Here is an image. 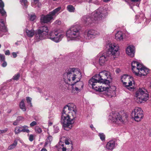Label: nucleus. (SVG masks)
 Listing matches in <instances>:
<instances>
[{
	"label": "nucleus",
	"instance_id": "obj_20",
	"mask_svg": "<svg viewBox=\"0 0 151 151\" xmlns=\"http://www.w3.org/2000/svg\"><path fill=\"white\" fill-rule=\"evenodd\" d=\"M127 54L131 57H133L134 55V47L132 45L128 46L126 49Z\"/></svg>",
	"mask_w": 151,
	"mask_h": 151
},
{
	"label": "nucleus",
	"instance_id": "obj_7",
	"mask_svg": "<svg viewBox=\"0 0 151 151\" xmlns=\"http://www.w3.org/2000/svg\"><path fill=\"white\" fill-rule=\"evenodd\" d=\"M61 9V7H59L54 10L52 11L49 12V14L47 15H42L40 18V23L42 24L50 23L53 19V17L58 14L59 12Z\"/></svg>",
	"mask_w": 151,
	"mask_h": 151
},
{
	"label": "nucleus",
	"instance_id": "obj_18",
	"mask_svg": "<svg viewBox=\"0 0 151 151\" xmlns=\"http://www.w3.org/2000/svg\"><path fill=\"white\" fill-rule=\"evenodd\" d=\"M109 55L106 53L102 54L100 56L99 59V63L101 66L105 64L109 59Z\"/></svg>",
	"mask_w": 151,
	"mask_h": 151
},
{
	"label": "nucleus",
	"instance_id": "obj_23",
	"mask_svg": "<svg viewBox=\"0 0 151 151\" xmlns=\"http://www.w3.org/2000/svg\"><path fill=\"white\" fill-rule=\"evenodd\" d=\"M4 4L2 0H0V13L2 16L6 15V12L4 9Z\"/></svg>",
	"mask_w": 151,
	"mask_h": 151
},
{
	"label": "nucleus",
	"instance_id": "obj_61",
	"mask_svg": "<svg viewBox=\"0 0 151 151\" xmlns=\"http://www.w3.org/2000/svg\"><path fill=\"white\" fill-rule=\"evenodd\" d=\"M49 124H50V125H52V123H51V122H50V123H49Z\"/></svg>",
	"mask_w": 151,
	"mask_h": 151
},
{
	"label": "nucleus",
	"instance_id": "obj_38",
	"mask_svg": "<svg viewBox=\"0 0 151 151\" xmlns=\"http://www.w3.org/2000/svg\"><path fill=\"white\" fill-rule=\"evenodd\" d=\"M20 77V75L18 73L15 75L13 77V78L14 80H18Z\"/></svg>",
	"mask_w": 151,
	"mask_h": 151
},
{
	"label": "nucleus",
	"instance_id": "obj_57",
	"mask_svg": "<svg viewBox=\"0 0 151 151\" xmlns=\"http://www.w3.org/2000/svg\"><path fill=\"white\" fill-rule=\"evenodd\" d=\"M149 135L150 137L151 136V128L149 130Z\"/></svg>",
	"mask_w": 151,
	"mask_h": 151
},
{
	"label": "nucleus",
	"instance_id": "obj_58",
	"mask_svg": "<svg viewBox=\"0 0 151 151\" xmlns=\"http://www.w3.org/2000/svg\"><path fill=\"white\" fill-rule=\"evenodd\" d=\"M110 0H104V2H107L109 1H110Z\"/></svg>",
	"mask_w": 151,
	"mask_h": 151
},
{
	"label": "nucleus",
	"instance_id": "obj_15",
	"mask_svg": "<svg viewBox=\"0 0 151 151\" xmlns=\"http://www.w3.org/2000/svg\"><path fill=\"white\" fill-rule=\"evenodd\" d=\"M99 33L98 32L94 30L91 29L87 30L84 33V38L88 40L93 39L99 36Z\"/></svg>",
	"mask_w": 151,
	"mask_h": 151
},
{
	"label": "nucleus",
	"instance_id": "obj_33",
	"mask_svg": "<svg viewBox=\"0 0 151 151\" xmlns=\"http://www.w3.org/2000/svg\"><path fill=\"white\" fill-rule=\"evenodd\" d=\"M68 10L70 12H73L74 11L75 8L71 5H69L67 7Z\"/></svg>",
	"mask_w": 151,
	"mask_h": 151
},
{
	"label": "nucleus",
	"instance_id": "obj_60",
	"mask_svg": "<svg viewBox=\"0 0 151 151\" xmlns=\"http://www.w3.org/2000/svg\"><path fill=\"white\" fill-rule=\"evenodd\" d=\"M130 0L132 1H137V0Z\"/></svg>",
	"mask_w": 151,
	"mask_h": 151
},
{
	"label": "nucleus",
	"instance_id": "obj_3",
	"mask_svg": "<svg viewBox=\"0 0 151 151\" xmlns=\"http://www.w3.org/2000/svg\"><path fill=\"white\" fill-rule=\"evenodd\" d=\"M64 76L66 79L65 81L66 84H68V83H66L65 81L68 80L70 82L75 80L78 81L80 80L82 77L81 73L80 70L74 68H69L66 73L65 74Z\"/></svg>",
	"mask_w": 151,
	"mask_h": 151
},
{
	"label": "nucleus",
	"instance_id": "obj_13",
	"mask_svg": "<svg viewBox=\"0 0 151 151\" xmlns=\"http://www.w3.org/2000/svg\"><path fill=\"white\" fill-rule=\"evenodd\" d=\"M133 78L130 77L129 76L127 75H124L121 78L122 82L123 83L124 85L130 90L133 89L131 86H133V84H134V81L133 80Z\"/></svg>",
	"mask_w": 151,
	"mask_h": 151
},
{
	"label": "nucleus",
	"instance_id": "obj_14",
	"mask_svg": "<svg viewBox=\"0 0 151 151\" xmlns=\"http://www.w3.org/2000/svg\"><path fill=\"white\" fill-rule=\"evenodd\" d=\"M132 117L134 120L137 122L140 121L143 117V111L139 107H136L131 113Z\"/></svg>",
	"mask_w": 151,
	"mask_h": 151
},
{
	"label": "nucleus",
	"instance_id": "obj_9",
	"mask_svg": "<svg viewBox=\"0 0 151 151\" xmlns=\"http://www.w3.org/2000/svg\"><path fill=\"white\" fill-rule=\"evenodd\" d=\"M49 29L48 27L43 26L40 27L35 32V39L37 41L45 39L48 35Z\"/></svg>",
	"mask_w": 151,
	"mask_h": 151
},
{
	"label": "nucleus",
	"instance_id": "obj_46",
	"mask_svg": "<svg viewBox=\"0 0 151 151\" xmlns=\"http://www.w3.org/2000/svg\"><path fill=\"white\" fill-rule=\"evenodd\" d=\"M37 124L36 122L35 121H33L30 124V125L31 127H32L36 125Z\"/></svg>",
	"mask_w": 151,
	"mask_h": 151
},
{
	"label": "nucleus",
	"instance_id": "obj_26",
	"mask_svg": "<svg viewBox=\"0 0 151 151\" xmlns=\"http://www.w3.org/2000/svg\"><path fill=\"white\" fill-rule=\"evenodd\" d=\"M22 130V127L21 126H17L15 127L14 129V133L15 134H17L20 132L23 131Z\"/></svg>",
	"mask_w": 151,
	"mask_h": 151
},
{
	"label": "nucleus",
	"instance_id": "obj_44",
	"mask_svg": "<svg viewBox=\"0 0 151 151\" xmlns=\"http://www.w3.org/2000/svg\"><path fill=\"white\" fill-rule=\"evenodd\" d=\"M23 117L21 116H19L17 117L16 120H17V121L19 122L20 121L23 120Z\"/></svg>",
	"mask_w": 151,
	"mask_h": 151
},
{
	"label": "nucleus",
	"instance_id": "obj_11",
	"mask_svg": "<svg viewBox=\"0 0 151 151\" xmlns=\"http://www.w3.org/2000/svg\"><path fill=\"white\" fill-rule=\"evenodd\" d=\"M107 48L109 52L113 56L114 58H115L119 56V47L118 45L114 43H109L107 45Z\"/></svg>",
	"mask_w": 151,
	"mask_h": 151
},
{
	"label": "nucleus",
	"instance_id": "obj_49",
	"mask_svg": "<svg viewBox=\"0 0 151 151\" xmlns=\"http://www.w3.org/2000/svg\"><path fill=\"white\" fill-rule=\"evenodd\" d=\"M12 55H13V58H15L17 56V55L16 52H13L12 53Z\"/></svg>",
	"mask_w": 151,
	"mask_h": 151
},
{
	"label": "nucleus",
	"instance_id": "obj_59",
	"mask_svg": "<svg viewBox=\"0 0 151 151\" xmlns=\"http://www.w3.org/2000/svg\"><path fill=\"white\" fill-rule=\"evenodd\" d=\"M87 1L89 2V3H91L92 2V0H87Z\"/></svg>",
	"mask_w": 151,
	"mask_h": 151
},
{
	"label": "nucleus",
	"instance_id": "obj_17",
	"mask_svg": "<svg viewBox=\"0 0 151 151\" xmlns=\"http://www.w3.org/2000/svg\"><path fill=\"white\" fill-rule=\"evenodd\" d=\"M104 88H105V89H104V91H106L107 94L108 96L112 97L115 93V90L116 89L115 87L114 86H104Z\"/></svg>",
	"mask_w": 151,
	"mask_h": 151
},
{
	"label": "nucleus",
	"instance_id": "obj_5",
	"mask_svg": "<svg viewBox=\"0 0 151 151\" xmlns=\"http://www.w3.org/2000/svg\"><path fill=\"white\" fill-rule=\"evenodd\" d=\"M132 70L137 76H142L147 75L149 72V69L144 67L142 64L133 61L132 63Z\"/></svg>",
	"mask_w": 151,
	"mask_h": 151
},
{
	"label": "nucleus",
	"instance_id": "obj_12",
	"mask_svg": "<svg viewBox=\"0 0 151 151\" xmlns=\"http://www.w3.org/2000/svg\"><path fill=\"white\" fill-rule=\"evenodd\" d=\"M64 36V33L57 30L50 32L49 34L48 38L52 40L58 42L60 41Z\"/></svg>",
	"mask_w": 151,
	"mask_h": 151
},
{
	"label": "nucleus",
	"instance_id": "obj_62",
	"mask_svg": "<svg viewBox=\"0 0 151 151\" xmlns=\"http://www.w3.org/2000/svg\"><path fill=\"white\" fill-rule=\"evenodd\" d=\"M39 92L40 93H41V91H40H40H39Z\"/></svg>",
	"mask_w": 151,
	"mask_h": 151
},
{
	"label": "nucleus",
	"instance_id": "obj_56",
	"mask_svg": "<svg viewBox=\"0 0 151 151\" xmlns=\"http://www.w3.org/2000/svg\"><path fill=\"white\" fill-rule=\"evenodd\" d=\"M55 23H56V24H59L60 23V21H56L55 22Z\"/></svg>",
	"mask_w": 151,
	"mask_h": 151
},
{
	"label": "nucleus",
	"instance_id": "obj_63",
	"mask_svg": "<svg viewBox=\"0 0 151 151\" xmlns=\"http://www.w3.org/2000/svg\"><path fill=\"white\" fill-rule=\"evenodd\" d=\"M70 146H71V147H72V145H71V144H70Z\"/></svg>",
	"mask_w": 151,
	"mask_h": 151
},
{
	"label": "nucleus",
	"instance_id": "obj_28",
	"mask_svg": "<svg viewBox=\"0 0 151 151\" xmlns=\"http://www.w3.org/2000/svg\"><path fill=\"white\" fill-rule=\"evenodd\" d=\"M27 35L29 37H32L34 34V31L33 30H29L26 29V30Z\"/></svg>",
	"mask_w": 151,
	"mask_h": 151
},
{
	"label": "nucleus",
	"instance_id": "obj_54",
	"mask_svg": "<svg viewBox=\"0 0 151 151\" xmlns=\"http://www.w3.org/2000/svg\"><path fill=\"white\" fill-rule=\"evenodd\" d=\"M149 91H151V82L150 83V86L149 87Z\"/></svg>",
	"mask_w": 151,
	"mask_h": 151
},
{
	"label": "nucleus",
	"instance_id": "obj_45",
	"mask_svg": "<svg viewBox=\"0 0 151 151\" xmlns=\"http://www.w3.org/2000/svg\"><path fill=\"white\" fill-rule=\"evenodd\" d=\"M60 145L62 147H61V148H62L63 151H66L67 148L65 146H64V144Z\"/></svg>",
	"mask_w": 151,
	"mask_h": 151
},
{
	"label": "nucleus",
	"instance_id": "obj_19",
	"mask_svg": "<svg viewBox=\"0 0 151 151\" xmlns=\"http://www.w3.org/2000/svg\"><path fill=\"white\" fill-rule=\"evenodd\" d=\"M100 73L102 78L103 80V83H104V85L106 83H109V82L106 80V79L108 78L109 76V73L106 71L104 70Z\"/></svg>",
	"mask_w": 151,
	"mask_h": 151
},
{
	"label": "nucleus",
	"instance_id": "obj_22",
	"mask_svg": "<svg viewBox=\"0 0 151 151\" xmlns=\"http://www.w3.org/2000/svg\"><path fill=\"white\" fill-rule=\"evenodd\" d=\"M115 141L111 140L108 142L106 145V148L109 150H112L114 148Z\"/></svg>",
	"mask_w": 151,
	"mask_h": 151
},
{
	"label": "nucleus",
	"instance_id": "obj_42",
	"mask_svg": "<svg viewBox=\"0 0 151 151\" xmlns=\"http://www.w3.org/2000/svg\"><path fill=\"white\" fill-rule=\"evenodd\" d=\"M8 129L7 128H6L3 130H0V134L6 133Z\"/></svg>",
	"mask_w": 151,
	"mask_h": 151
},
{
	"label": "nucleus",
	"instance_id": "obj_30",
	"mask_svg": "<svg viewBox=\"0 0 151 151\" xmlns=\"http://www.w3.org/2000/svg\"><path fill=\"white\" fill-rule=\"evenodd\" d=\"M17 144V142L16 140H15L14 141V143L9 146L8 149L9 150H12L15 147Z\"/></svg>",
	"mask_w": 151,
	"mask_h": 151
},
{
	"label": "nucleus",
	"instance_id": "obj_37",
	"mask_svg": "<svg viewBox=\"0 0 151 151\" xmlns=\"http://www.w3.org/2000/svg\"><path fill=\"white\" fill-rule=\"evenodd\" d=\"M99 136L102 140L103 141L105 139V135L103 133H99Z\"/></svg>",
	"mask_w": 151,
	"mask_h": 151
},
{
	"label": "nucleus",
	"instance_id": "obj_40",
	"mask_svg": "<svg viewBox=\"0 0 151 151\" xmlns=\"http://www.w3.org/2000/svg\"><path fill=\"white\" fill-rule=\"evenodd\" d=\"M36 18V16L35 14L31 15L30 16V20L31 21H34Z\"/></svg>",
	"mask_w": 151,
	"mask_h": 151
},
{
	"label": "nucleus",
	"instance_id": "obj_16",
	"mask_svg": "<svg viewBox=\"0 0 151 151\" xmlns=\"http://www.w3.org/2000/svg\"><path fill=\"white\" fill-rule=\"evenodd\" d=\"M103 80L102 78L100 73L99 74L96 75L91 79L89 81V84H93V83H103Z\"/></svg>",
	"mask_w": 151,
	"mask_h": 151
},
{
	"label": "nucleus",
	"instance_id": "obj_53",
	"mask_svg": "<svg viewBox=\"0 0 151 151\" xmlns=\"http://www.w3.org/2000/svg\"><path fill=\"white\" fill-rule=\"evenodd\" d=\"M90 127L92 130H95V128L94 127L93 125H91Z\"/></svg>",
	"mask_w": 151,
	"mask_h": 151
},
{
	"label": "nucleus",
	"instance_id": "obj_43",
	"mask_svg": "<svg viewBox=\"0 0 151 151\" xmlns=\"http://www.w3.org/2000/svg\"><path fill=\"white\" fill-rule=\"evenodd\" d=\"M1 63V66L3 67H6L7 65V63L5 61V60H4L3 61H2V62Z\"/></svg>",
	"mask_w": 151,
	"mask_h": 151
},
{
	"label": "nucleus",
	"instance_id": "obj_31",
	"mask_svg": "<svg viewBox=\"0 0 151 151\" xmlns=\"http://www.w3.org/2000/svg\"><path fill=\"white\" fill-rule=\"evenodd\" d=\"M19 107L23 111H25L26 109L25 106V105L24 102V100H22L21 101L20 103Z\"/></svg>",
	"mask_w": 151,
	"mask_h": 151
},
{
	"label": "nucleus",
	"instance_id": "obj_24",
	"mask_svg": "<svg viewBox=\"0 0 151 151\" xmlns=\"http://www.w3.org/2000/svg\"><path fill=\"white\" fill-rule=\"evenodd\" d=\"M115 38L117 40L120 41L123 39V33L121 31H118L115 35Z\"/></svg>",
	"mask_w": 151,
	"mask_h": 151
},
{
	"label": "nucleus",
	"instance_id": "obj_36",
	"mask_svg": "<svg viewBox=\"0 0 151 151\" xmlns=\"http://www.w3.org/2000/svg\"><path fill=\"white\" fill-rule=\"evenodd\" d=\"M22 4L24 5L26 8L27 7V0H20Z\"/></svg>",
	"mask_w": 151,
	"mask_h": 151
},
{
	"label": "nucleus",
	"instance_id": "obj_35",
	"mask_svg": "<svg viewBox=\"0 0 151 151\" xmlns=\"http://www.w3.org/2000/svg\"><path fill=\"white\" fill-rule=\"evenodd\" d=\"M26 100L28 104L30 106H32V105L31 102L32 99L28 97H27Z\"/></svg>",
	"mask_w": 151,
	"mask_h": 151
},
{
	"label": "nucleus",
	"instance_id": "obj_6",
	"mask_svg": "<svg viewBox=\"0 0 151 151\" xmlns=\"http://www.w3.org/2000/svg\"><path fill=\"white\" fill-rule=\"evenodd\" d=\"M150 91L144 88H139L135 93V99L138 103L144 102L148 100Z\"/></svg>",
	"mask_w": 151,
	"mask_h": 151
},
{
	"label": "nucleus",
	"instance_id": "obj_25",
	"mask_svg": "<svg viewBox=\"0 0 151 151\" xmlns=\"http://www.w3.org/2000/svg\"><path fill=\"white\" fill-rule=\"evenodd\" d=\"M52 140V137L51 136L49 135L46 140L44 147H46L47 145H50Z\"/></svg>",
	"mask_w": 151,
	"mask_h": 151
},
{
	"label": "nucleus",
	"instance_id": "obj_51",
	"mask_svg": "<svg viewBox=\"0 0 151 151\" xmlns=\"http://www.w3.org/2000/svg\"><path fill=\"white\" fill-rule=\"evenodd\" d=\"M65 145H69L70 144V143L68 140H65Z\"/></svg>",
	"mask_w": 151,
	"mask_h": 151
},
{
	"label": "nucleus",
	"instance_id": "obj_47",
	"mask_svg": "<svg viewBox=\"0 0 151 151\" xmlns=\"http://www.w3.org/2000/svg\"><path fill=\"white\" fill-rule=\"evenodd\" d=\"M5 54L6 55H9L10 54V52L9 50H6L5 52Z\"/></svg>",
	"mask_w": 151,
	"mask_h": 151
},
{
	"label": "nucleus",
	"instance_id": "obj_39",
	"mask_svg": "<svg viewBox=\"0 0 151 151\" xmlns=\"http://www.w3.org/2000/svg\"><path fill=\"white\" fill-rule=\"evenodd\" d=\"M5 56L3 54H0V61L1 63L2 62V61H3L4 60H5Z\"/></svg>",
	"mask_w": 151,
	"mask_h": 151
},
{
	"label": "nucleus",
	"instance_id": "obj_29",
	"mask_svg": "<svg viewBox=\"0 0 151 151\" xmlns=\"http://www.w3.org/2000/svg\"><path fill=\"white\" fill-rule=\"evenodd\" d=\"M0 25L2 27V31L4 32H6L7 31V29L6 27L5 26L4 22L2 19L0 20Z\"/></svg>",
	"mask_w": 151,
	"mask_h": 151
},
{
	"label": "nucleus",
	"instance_id": "obj_34",
	"mask_svg": "<svg viewBox=\"0 0 151 151\" xmlns=\"http://www.w3.org/2000/svg\"><path fill=\"white\" fill-rule=\"evenodd\" d=\"M35 131L38 133H40L42 132V130L41 128L38 127H36L35 128Z\"/></svg>",
	"mask_w": 151,
	"mask_h": 151
},
{
	"label": "nucleus",
	"instance_id": "obj_41",
	"mask_svg": "<svg viewBox=\"0 0 151 151\" xmlns=\"http://www.w3.org/2000/svg\"><path fill=\"white\" fill-rule=\"evenodd\" d=\"M28 135L29 136V140L31 142L34 139V135L33 134H32L29 135V134H28Z\"/></svg>",
	"mask_w": 151,
	"mask_h": 151
},
{
	"label": "nucleus",
	"instance_id": "obj_1",
	"mask_svg": "<svg viewBox=\"0 0 151 151\" xmlns=\"http://www.w3.org/2000/svg\"><path fill=\"white\" fill-rule=\"evenodd\" d=\"M76 113V106L73 103L69 104L63 107L60 122L65 130H69L72 128Z\"/></svg>",
	"mask_w": 151,
	"mask_h": 151
},
{
	"label": "nucleus",
	"instance_id": "obj_27",
	"mask_svg": "<svg viewBox=\"0 0 151 151\" xmlns=\"http://www.w3.org/2000/svg\"><path fill=\"white\" fill-rule=\"evenodd\" d=\"M32 6L34 7L37 6L40 7L41 4L39 3V0H33V1L32 3Z\"/></svg>",
	"mask_w": 151,
	"mask_h": 151
},
{
	"label": "nucleus",
	"instance_id": "obj_48",
	"mask_svg": "<svg viewBox=\"0 0 151 151\" xmlns=\"http://www.w3.org/2000/svg\"><path fill=\"white\" fill-rule=\"evenodd\" d=\"M19 122L18 121H17V120H16L14 122L13 124L14 125L16 126L19 124Z\"/></svg>",
	"mask_w": 151,
	"mask_h": 151
},
{
	"label": "nucleus",
	"instance_id": "obj_21",
	"mask_svg": "<svg viewBox=\"0 0 151 151\" xmlns=\"http://www.w3.org/2000/svg\"><path fill=\"white\" fill-rule=\"evenodd\" d=\"M97 83H93V84H90L92 87L93 89L99 91H103L104 89H105V88H104V86H100L97 85Z\"/></svg>",
	"mask_w": 151,
	"mask_h": 151
},
{
	"label": "nucleus",
	"instance_id": "obj_55",
	"mask_svg": "<svg viewBox=\"0 0 151 151\" xmlns=\"http://www.w3.org/2000/svg\"><path fill=\"white\" fill-rule=\"evenodd\" d=\"M40 151H47V150L46 149L43 147L41 149Z\"/></svg>",
	"mask_w": 151,
	"mask_h": 151
},
{
	"label": "nucleus",
	"instance_id": "obj_32",
	"mask_svg": "<svg viewBox=\"0 0 151 151\" xmlns=\"http://www.w3.org/2000/svg\"><path fill=\"white\" fill-rule=\"evenodd\" d=\"M22 130H24L23 132H26L27 133H29L30 132V131L28 129L29 127L26 125H24V126H22Z\"/></svg>",
	"mask_w": 151,
	"mask_h": 151
},
{
	"label": "nucleus",
	"instance_id": "obj_52",
	"mask_svg": "<svg viewBox=\"0 0 151 151\" xmlns=\"http://www.w3.org/2000/svg\"><path fill=\"white\" fill-rule=\"evenodd\" d=\"M120 70L119 68H117L116 70V72L117 73H119L120 72Z\"/></svg>",
	"mask_w": 151,
	"mask_h": 151
},
{
	"label": "nucleus",
	"instance_id": "obj_4",
	"mask_svg": "<svg viewBox=\"0 0 151 151\" xmlns=\"http://www.w3.org/2000/svg\"><path fill=\"white\" fill-rule=\"evenodd\" d=\"M66 36L68 41L77 40L81 38V30L77 25L72 26L66 32Z\"/></svg>",
	"mask_w": 151,
	"mask_h": 151
},
{
	"label": "nucleus",
	"instance_id": "obj_50",
	"mask_svg": "<svg viewBox=\"0 0 151 151\" xmlns=\"http://www.w3.org/2000/svg\"><path fill=\"white\" fill-rule=\"evenodd\" d=\"M59 130V129L58 127H56L55 128V132L56 133L58 132Z\"/></svg>",
	"mask_w": 151,
	"mask_h": 151
},
{
	"label": "nucleus",
	"instance_id": "obj_2",
	"mask_svg": "<svg viewBox=\"0 0 151 151\" xmlns=\"http://www.w3.org/2000/svg\"><path fill=\"white\" fill-rule=\"evenodd\" d=\"M91 15V17H89L88 16H83L81 19L82 22L86 25L92 23L95 21L101 20L107 15V10L106 9L99 8L92 12Z\"/></svg>",
	"mask_w": 151,
	"mask_h": 151
},
{
	"label": "nucleus",
	"instance_id": "obj_10",
	"mask_svg": "<svg viewBox=\"0 0 151 151\" xmlns=\"http://www.w3.org/2000/svg\"><path fill=\"white\" fill-rule=\"evenodd\" d=\"M69 85L71 86L72 93L75 94L78 93L83 89V83L82 81H80V80L71 84L67 83L66 84V87H65V89H68Z\"/></svg>",
	"mask_w": 151,
	"mask_h": 151
},
{
	"label": "nucleus",
	"instance_id": "obj_8",
	"mask_svg": "<svg viewBox=\"0 0 151 151\" xmlns=\"http://www.w3.org/2000/svg\"><path fill=\"white\" fill-rule=\"evenodd\" d=\"M128 116L125 114L121 116L118 112H114L111 113L109 116V119L114 122L117 124L120 123H124L127 120Z\"/></svg>",
	"mask_w": 151,
	"mask_h": 151
}]
</instances>
